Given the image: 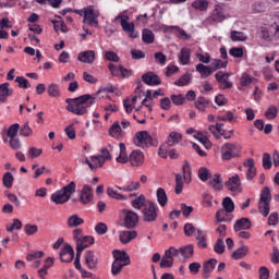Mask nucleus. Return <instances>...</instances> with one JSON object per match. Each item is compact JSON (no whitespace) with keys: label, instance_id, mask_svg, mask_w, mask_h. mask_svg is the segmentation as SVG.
I'll list each match as a JSON object with an SVG mask.
<instances>
[{"label":"nucleus","instance_id":"nucleus-1","mask_svg":"<svg viewBox=\"0 0 279 279\" xmlns=\"http://www.w3.org/2000/svg\"><path fill=\"white\" fill-rule=\"evenodd\" d=\"M68 106L65 109L72 114H77V117H83L88 112V108L95 106V96L90 94H85L76 98L65 99Z\"/></svg>","mask_w":279,"mask_h":279},{"label":"nucleus","instance_id":"nucleus-2","mask_svg":"<svg viewBox=\"0 0 279 279\" xmlns=\"http://www.w3.org/2000/svg\"><path fill=\"white\" fill-rule=\"evenodd\" d=\"M271 210V191L266 186L262 190L258 201V213L264 217H269Z\"/></svg>","mask_w":279,"mask_h":279},{"label":"nucleus","instance_id":"nucleus-3","mask_svg":"<svg viewBox=\"0 0 279 279\" xmlns=\"http://www.w3.org/2000/svg\"><path fill=\"white\" fill-rule=\"evenodd\" d=\"M158 213H160L158 204L153 201H147L142 209V219L146 223H154V221L158 219Z\"/></svg>","mask_w":279,"mask_h":279},{"label":"nucleus","instance_id":"nucleus-4","mask_svg":"<svg viewBox=\"0 0 279 279\" xmlns=\"http://www.w3.org/2000/svg\"><path fill=\"white\" fill-rule=\"evenodd\" d=\"M134 145L142 149H149V147H156V142L151 138V135L147 131H140L133 138Z\"/></svg>","mask_w":279,"mask_h":279},{"label":"nucleus","instance_id":"nucleus-5","mask_svg":"<svg viewBox=\"0 0 279 279\" xmlns=\"http://www.w3.org/2000/svg\"><path fill=\"white\" fill-rule=\"evenodd\" d=\"M243 147L239 144L225 143L221 147L220 154L222 160H232V158H239Z\"/></svg>","mask_w":279,"mask_h":279},{"label":"nucleus","instance_id":"nucleus-6","mask_svg":"<svg viewBox=\"0 0 279 279\" xmlns=\"http://www.w3.org/2000/svg\"><path fill=\"white\" fill-rule=\"evenodd\" d=\"M182 173H183V175H181V174L175 175L174 193L177 195H180V193H182V191L184 189V178H191V166L186 161L182 166Z\"/></svg>","mask_w":279,"mask_h":279},{"label":"nucleus","instance_id":"nucleus-7","mask_svg":"<svg viewBox=\"0 0 279 279\" xmlns=\"http://www.w3.org/2000/svg\"><path fill=\"white\" fill-rule=\"evenodd\" d=\"M116 21H120L123 32L130 34V38H138V33L134 32V23L128 22L130 16L121 14L116 17Z\"/></svg>","mask_w":279,"mask_h":279},{"label":"nucleus","instance_id":"nucleus-8","mask_svg":"<svg viewBox=\"0 0 279 279\" xmlns=\"http://www.w3.org/2000/svg\"><path fill=\"white\" fill-rule=\"evenodd\" d=\"M215 80L218 82L219 88H221V90H228L233 86L232 82L228 81L230 80V73L228 72L218 71L215 74Z\"/></svg>","mask_w":279,"mask_h":279},{"label":"nucleus","instance_id":"nucleus-9","mask_svg":"<svg viewBox=\"0 0 279 279\" xmlns=\"http://www.w3.org/2000/svg\"><path fill=\"white\" fill-rule=\"evenodd\" d=\"M124 214V227L128 228V230H132L138 226V214L129 210V209H123Z\"/></svg>","mask_w":279,"mask_h":279},{"label":"nucleus","instance_id":"nucleus-10","mask_svg":"<svg viewBox=\"0 0 279 279\" xmlns=\"http://www.w3.org/2000/svg\"><path fill=\"white\" fill-rule=\"evenodd\" d=\"M225 186L231 193H242L243 189L241 187V178L239 174H234L229 178V180L225 183Z\"/></svg>","mask_w":279,"mask_h":279},{"label":"nucleus","instance_id":"nucleus-11","mask_svg":"<svg viewBox=\"0 0 279 279\" xmlns=\"http://www.w3.org/2000/svg\"><path fill=\"white\" fill-rule=\"evenodd\" d=\"M226 13L223 12V5L216 4L211 12V15L207 19L208 23H223Z\"/></svg>","mask_w":279,"mask_h":279},{"label":"nucleus","instance_id":"nucleus-12","mask_svg":"<svg viewBox=\"0 0 279 279\" xmlns=\"http://www.w3.org/2000/svg\"><path fill=\"white\" fill-rule=\"evenodd\" d=\"M61 263H73V258H75V251H73V246L71 244H65L59 254Z\"/></svg>","mask_w":279,"mask_h":279},{"label":"nucleus","instance_id":"nucleus-13","mask_svg":"<svg viewBox=\"0 0 279 279\" xmlns=\"http://www.w3.org/2000/svg\"><path fill=\"white\" fill-rule=\"evenodd\" d=\"M93 187L88 184L84 185L81 190L78 202L86 206V204H90V202H93Z\"/></svg>","mask_w":279,"mask_h":279},{"label":"nucleus","instance_id":"nucleus-14","mask_svg":"<svg viewBox=\"0 0 279 279\" xmlns=\"http://www.w3.org/2000/svg\"><path fill=\"white\" fill-rule=\"evenodd\" d=\"M175 254H178V251H175L173 246L165 252V256L160 262L161 269H165V267H173V256H175Z\"/></svg>","mask_w":279,"mask_h":279},{"label":"nucleus","instance_id":"nucleus-15","mask_svg":"<svg viewBox=\"0 0 279 279\" xmlns=\"http://www.w3.org/2000/svg\"><path fill=\"white\" fill-rule=\"evenodd\" d=\"M142 82H144V84H146L147 86H160L161 84L160 77L154 72H147L143 74Z\"/></svg>","mask_w":279,"mask_h":279},{"label":"nucleus","instance_id":"nucleus-16","mask_svg":"<svg viewBox=\"0 0 279 279\" xmlns=\"http://www.w3.org/2000/svg\"><path fill=\"white\" fill-rule=\"evenodd\" d=\"M129 160L132 167H141L145 162V154L141 150H133L130 154Z\"/></svg>","mask_w":279,"mask_h":279},{"label":"nucleus","instance_id":"nucleus-17","mask_svg":"<svg viewBox=\"0 0 279 279\" xmlns=\"http://www.w3.org/2000/svg\"><path fill=\"white\" fill-rule=\"evenodd\" d=\"M96 59V53L94 50H86V51H81L77 54V60L78 62H83L84 64H93Z\"/></svg>","mask_w":279,"mask_h":279},{"label":"nucleus","instance_id":"nucleus-18","mask_svg":"<svg viewBox=\"0 0 279 279\" xmlns=\"http://www.w3.org/2000/svg\"><path fill=\"white\" fill-rule=\"evenodd\" d=\"M252 229V220L250 218H240L235 221L233 226L234 232H241V230H251Z\"/></svg>","mask_w":279,"mask_h":279},{"label":"nucleus","instance_id":"nucleus-19","mask_svg":"<svg viewBox=\"0 0 279 279\" xmlns=\"http://www.w3.org/2000/svg\"><path fill=\"white\" fill-rule=\"evenodd\" d=\"M95 243V238L90 235L83 236L82 240H80L76 244V252H80L81 254L86 250V247H90Z\"/></svg>","mask_w":279,"mask_h":279},{"label":"nucleus","instance_id":"nucleus-20","mask_svg":"<svg viewBox=\"0 0 279 279\" xmlns=\"http://www.w3.org/2000/svg\"><path fill=\"white\" fill-rule=\"evenodd\" d=\"M12 93L14 90L10 88V83H3L0 85V104H5L8 101V97H12Z\"/></svg>","mask_w":279,"mask_h":279},{"label":"nucleus","instance_id":"nucleus-21","mask_svg":"<svg viewBox=\"0 0 279 279\" xmlns=\"http://www.w3.org/2000/svg\"><path fill=\"white\" fill-rule=\"evenodd\" d=\"M136 236H138V232H136V230L122 231L119 234V241L120 243H123V245H128V243H130V241H134Z\"/></svg>","mask_w":279,"mask_h":279},{"label":"nucleus","instance_id":"nucleus-22","mask_svg":"<svg viewBox=\"0 0 279 279\" xmlns=\"http://www.w3.org/2000/svg\"><path fill=\"white\" fill-rule=\"evenodd\" d=\"M215 267H217V259L211 258L209 260H207L204 265H203V278L204 279H208L210 278V274H213V271H215Z\"/></svg>","mask_w":279,"mask_h":279},{"label":"nucleus","instance_id":"nucleus-23","mask_svg":"<svg viewBox=\"0 0 279 279\" xmlns=\"http://www.w3.org/2000/svg\"><path fill=\"white\" fill-rule=\"evenodd\" d=\"M51 202H53V204L60 205V204H66V202H69V196L64 194V192L62 190H59L54 193L51 194L50 196Z\"/></svg>","mask_w":279,"mask_h":279},{"label":"nucleus","instance_id":"nucleus-24","mask_svg":"<svg viewBox=\"0 0 279 279\" xmlns=\"http://www.w3.org/2000/svg\"><path fill=\"white\" fill-rule=\"evenodd\" d=\"M112 255L116 262L123 263V265H130V263H132V260L130 259V255H128L125 251L114 250L112 252Z\"/></svg>","mask_w":279,"mask_h":279},{"label":"nucleus","instance_id":"nucleus-25","mask_svg":"<svg viewBox=\"0 0 279 279\" xmlns=\"http://www.w3.org/2000/svg\"><path fill=\"white\" fill-rule=\"evenodd\" d=\"M175 256H182L183 258H191L195 254V250L193 248V244H189L186 246H182L179 250L175 248Z\"/></svg>","mask_w":279,"mask_h":279},{"label":"nucleus","instance_id":"nucleus-26","mask_svg":"<svg viewBox=\"0 0 279 279\" xmlns=\"http://www.w3.org/2000/svg\"><path fill=\"white\" fill-rule=\"evenodd\" d=\"M84 20L83 23H87V25H97V20L95 16V10L93 8L84 9Z\"/></svg>","mask_w":279,"mask_h":279},{"label":"nucleus","instance_id":"nucleus-27","mask_svg":"<svg viewBox=\"0 0 279 279\" xmlns=\"http://www.w3.org/2000/svg\"><path fill=\"white\" fill-rule=\"evenodd\" d=\"M196 71L199 73L202 80H206V77H210L213 72V68L208 65H204L203 63H198L196 65Z\"/></svg>","mask_w":279,"mask_h":279},{"label":"nucleus","instance_id":"nucleus-28","mask_svg":"<svg viewBox=\"0 0 279 279\" xmlns=\"http://www.w3.org/2000/svg\"><path fill=\"white\" fill-rule=\"evenodd\" d=\"M180 141H182V134H180L178 132H171L168 135L166 145H167V147H173V145H178V143H180Z\"/></svg>","mask_w":279,"mask_h":279},{"label":"nucleus","instance_id":"nucleus-29","mask_svg":"<svg viewBox=\"0 0 279 279\" xmlns=\"http://www.w3.org/2000/svg\"><path fill=\"white\" fill-rule=\"evenodd\" d=\"M196 241L199 250H206L208 247V242L206 240V232L197 229L196 232Z\"/></svg>","mask_w":279,"mask_h":279},{"label":"nucleus","instance_id":"nucleus-30","mask_svg":"<svg viewBox=\"0 0 279 279\" xmlns=\"http://www.w3.org/2000/svg\"><path fill=\"white\" fill-rule=\"evenodd\" d=\"M157 202L161 208H165L167 206V202H169V198L167 197V192H165V189L158 187L156 192Z\"/></svg>","mask_w":279,"mask_h":279},{"label":"nucleus","instance_id":"nucleus-31","mask_svg":"<svg viewBox=\"0 0 279 279\" xmlns=\"http://www.w3.org/2000/svg\"><path fill=\"white\" fill-rule=\"evenodd\" d=\"M147 204V199L145 198V195L141 194L138 197L133 199L131 202V206L135 208V210H143L145 208V205Z\"/></svg>","mask_w":279,"mask_h":279},{"label":"nucleus","instance_id":"nucleus-32","mask_svg":"<svg viewBox=\"0 0 279 279\" xmlns=\"http://www.w3.org/2000/svg\"><path fill=\"white\" fill-rule=\"evenodd\" d=\"M179 62L181 64L186 65L191 62V49L182 48L179 54Z\"/></svg>","mask_w":279,"mask_h":279},{"label":"nucleus","instance_id":"nucleus-33","mask_svg":"<svg viewBox=\"0 0 279 279\" xmlns=\"http://www.w3.org/2000/svg\"><path fill=\"white\" fill-rule=\"evenodd\" d=\"M221 182H222L221 174H215L214 179L209 181V186L214 191H223V184H221Z\"/></svg>","mask_w":279,"mask_h":279},{"label":"nucleus","instance_id":"nucleus-34","mask_svg":"<svg viewBox=\"0 0 279 279\" xmlns=\"http://www.w3.org/2000/svg\"><path fill=\"white\" fill-rule=\"evenodd\" d=\"M119 147H120V154L116 160H117V162H120L121 165H125V162H128L130 160V158L128 157V150H126L125 144L120 143Z\"/></svg>","mask_w":279,"mask_h":279},{"label":"nucleus","instance_id":"nucleus-35","mask_svg":"<svg viewBox=\"0 0 279 279\" xmlns=\"http://www.w3.org/2000/svg\"><path fill=\"white\" fill-rule=\"evenodd\" d=\"M90 160H92V163H89V169L92 171H95V169H100V167H104V165H106L105 159L99 157V155L92 156Z\"/></svg>","mask_w":279,"mask_h":279},{"label":"nucleus","instance_id":"nucleus-36","mask_svg":"<svg viewBox=\"0 0 279 279\" xmlns=\"http://www.w3.org/2000/svg\"><path fill=\"white\" fill-rule=\"evenodd\" d=\"M192 8L194 10H197L198 12H206L208 10V0H194L191 3Z\"/></svg>","mask_w":279,"mask_h":279},{"label":"nucleus","instance_id":"nucleus-37","mask_svg":"<svg viewBox=\"0 0 279 279\" xmlns=\"http://www.w3.org/2000/svg\"><path fill=\"white\" fill-rule=\"evenodd\" d=\"M250 252V247L247 246H241L240 248L235 250L232 253V258L233 260H240L241 258H245V256H247V253Z\"/></svg>","mask_w":279,"mask_h":279},{"label":"nucleus","instance_id":"nucleus-38","mask_svg":"<svg viewBox=\"0 0 279 279\" xmlns=\"http://www.w3.org/2000/svg\"><path fill=\"white\" fill-rule=\"evenodd\" d=\"M136 101H138V95L134 96L131 100L130 98L124 99L123 106L126 114H131L132 110L136 106Z\"/></svg>","mask_w":279,"mask_h":279},{"label":"nucleus","instance_id":"nucleus-39","mask_svg":"<svg viewBox=\"0 0 279 279\" xmlns=\"http://www.w3.org/2000/svg\"><path fill=\"white\" fill-rule=\"evenodd\" d=\"M85 263L88 269H95L97 267V259L95 258V252L88 251L85 255Z\"/></svg>","mask_w":279,"mask_h":279},{"label":"nucleus","instance_id":"nucleus-40","mask_svg":"<svg viewBox=\"0 0 279 279\" xmlns=\"http://www.w3.org/2000/svg\"><path fill=\"white\" fill-rule=\"evenodd\" d=\"M230 38L233 43H245L247 40L245 33L239 31H231Z\"/></svg>","mask_w":279,"mask_h":279},{"label":"nucleus","instance_id":"nucleus-41","mask_svg":"<svg viewBox=\"0 0 279 279\" xmlns=\"http://www.w3.org/2000/svg\"><path fill=\"white\" fill-rule=\"evenodd\" d=\"M142 39L143 43H146V45H154V32H151L149 28H145L142 33Z\"/></svg>","mask_w":279,"mask_h":279},{"label":"nucleus","instance_id":"nucleus-42","mask_svg":"<svg viewBox=\"0 0 279 279\" xmlns=\"http://www.w3.org/2000/svg\"><path fill=\"white\" fill-rule=\"evenodd\" d=\"M47 93L49 97H54L56 99H58V97L62 95V93L60 92V86L56 83H52L48 86Z\"/></svg>","mask_w":279,"mask_h":279},{"label":"nucleus","instance_id":"nucleus-43","mask_svg":"<svg viewBox=\"0 0 279 279\" xmlns=\"http://www.w3.org/2000/svg\"><path fill=\"white\" fill-rule=\"evenodd\" d=\"M217 121H227L228 123H236V117L232 111H227L217 117Z\"/></svg>","mask_w":279,"mask_h":279},{"label":"nucleus","instance_id":"nucleus-44","mask_svg":"<svg viewBox=\"0 0 279 279\" xmlns=\"http://www.w3.org/2000/svg\"><path fill=\"white\" fill-rule=\"evenodd\" d=\"M129 264H123V262H117L116 259L111 266L112 276H119L121 271H123V267H128Z\"/></svg>","mask_w":279,"mask_h":279},{"label":"nucleus","instance_id":"nucleus-45","mask_svg":"<svg viewBox=\"0 0 279 279\" xmlns=\"http://www.w3.org/2000/svg\"><path fill=\"white\" fill-rule=\"evenodd\" d=\"M119 191H123L124 193H132V191H138L141 189V183L131 182L129 185L117 186Z\"/></svg>","mask_w":279,"mask_h":279},{"label":"nucleus","instance_id":"nucleus-46","mask_svg":"<svg viewBox=\"0 0 279 279\" xmlns=\"http://www.w3.org/2000/svg\"><path fill=\"white\" fill-rule=\"evenodd\" d=\"M107 195L112 199H118L119 202H125V199H128V196L120 194L119 192L114 191V189L112 187L107 189Z\"/></svg>","mask_w":279,"mask_h":279},{"label":"nucleus","instance_id":"nucleus-47","mask_svg":"<svg viewBox=\"0 0 279 279\" xmlns=\"http://www.w3.org/2000/svg\"><path fill=\"white\" fill-rule=\"evenodd\" d=\"M109 134L112 138H119L121 136V123L116 121L109 129Z\"/></svg>","mask_w":279,"mask_h":279},{"label":"nucleus","instance_id":"nucleus-48","mask_svg":"<svg viewBox=\"0 0 279 279\" xmlns=\"http://www.w3.org/2000/svg\"><path fill=\"white\" fill-rule=\"evenodd\" d=\"M278 107L276 106H269L267 108V110L265 111V118L268 120V121H271L274 119H276V117H278Z\"/></svg>","mask_w":279,"mask_h":279},{"label":"nucleus","instance_id":"nucleus-49","mask_svg":"<svg viewBox=\"0 0 279 279\" xmlns=\"http://www.w3.org/2000/svg\"><path fill=\"white\" fill-rule=\"evenodd\" d=\"M84 223V220L80 218L77 215H72L68 219V226L69 228H77V226H82Z\"/></svg>","mask_w":279,"mask_h":279},{"label":"nucleus","instance_id":"nucleus-50","mask_svg":"<svg viewBox=\"0 0 279 279\" xmlns=\"http://www.w3.org/2000/svg\"><path fill=\"white\" fill-rule=\"evenodd\" d=\"M222 207H223V210H226V213H234V202L229 196L223 198Z\"/></svg>","mask_w":279,"mask_h":279},{"label":"nucleus","instance_id":"nucleus-51","mask_svg":"<svg viewBox=\"0 0 279 279\" xmlns=\"http://www.w3.org/2000/svg\"><path fill=\"white\" fill-rule=\"evenodd\" d=\"M191 80H193L191 74L185 73L177 82H174V86H189V84H191Z\"/></svg>","mask_w":279,"mask_h":279},{"label":"nucleus","instance_id":"nucleus-52","mask_svg":"<svg viewBox=\"0 0 279 279\" xmlns=\"http://www.w3.org/2000/svg\"><path fill=\"white\" fill-rule=\"evenodd\" d=\"M33 134L34 130L29 128V122H25L22 126H20V136H24L25 138H27Z\"/></svg>","mask_w":279,"mask_h":279},{"label":"nucleus","instance_id":"nucleus-53","mask_svg":"<svg viewBox=\"0 0 279 279\" xmlns=\"http://www.w3.org/2000/svg\"><path fill=\"white\" fill-rule=\"evenodd\" d=\"M77 184L74 181H71L68 185L63 186L61 191L71 199V194L75 193Z\"/></svg>","mask_w":279,"mask_h":279},{"label":"nucleus","instance_id":"nucleus-54","mask_svg":"<svg viewBox=\"0 0 279 279\" xmlns=\"http://www.w3.org/2000/svg\"><path fill=\"white\" fill-rule=\"evenodd\" d=\"M2 182L5 189H12V184H14V175H12V172H5Z\"/></svg>","mask_w":279,"mask_h":279},{"label":"nucleus","instance_id":"nucleus-55","mask_svg":"<svg viewBox=\"0 0 279 279\" xmlns=\"http://www.w3.org/2000/svg\"><path fill=\"white\" fill-rule=\"evenodd\" d=\"M216 219L218 223L232 221V219L228 218V211H226V209H219L216 213Z\"/></svg>","mask_w":279,"mask_h":279},{"label":"nucleus","instance_id":"nucleus-56","mask_svg":"<svg viewBox=\"0 0 279 279\" xmlns=\"http://www.w3.org/2000/svg\"><path fill=\"white\" fill-rule=\"evenodd\" d=\"M226 66H228V61H222L221 59H215L211 62V69L214 73L215 71H219V69H226Z\"/></svg>","mask_w":279,"mask_h":279},{"label":"nucleus","instance_id":"nucleus-57","mask_svg":"<svg viewBox=\"0 0 279 279\" xmlns=\"http://www.w3.org/2000/svg\"><path fill=\"white\" fill-rule=\"evenodd\" d=\"M21 130V124L19 123H14L11 126H9L8 131H7V135L9 138H14L16 137V134H19Z\"/></svg>","mask_w":279,"mask_h":279},{"label":"nucleus","instance_id":"nucleus-58","mask_svg":"<svg viewBox=\"0 0 279 279\" xmlns=\"http://www.w3.org/2000/svg\"><path fill=\"white\" fill-rule=\"evenodd\" d=\"M169 29H175V32L178 33V38H180V40H189V38H191V36L186 34V31H184L180 26H169Z\"/></svg>","mask_w":279,"mask_h":279},{"label":"nucleus","instance_id":"nucleus-59","mask_svg":"<svg viewBox=\"0 0 279 279\" xmlns=\"http://www.w3.org/2000/svg\"><path fill=\"white\" fill-rule=\"evenodd\" d=\"M208 104H210L208 101V99L201 96V97L197 98V100L195 102V108H197V110H199L201 112H204V110L208 106Z\"/></svg>","mask_w":279,"mask_h":279},{"label":"nucleus","instance_id":"nucleus-60","mask_svg":"<svg viewBox=\"0 0 279 279\" xmlns=\"http://www.w3.org/2000/svg\"><path fill=\"white\" fill-rule=\"evenodd\" d=\"M24 232H25L26 236H33V234H36V232H38V226L32 225V223H26L24 226Z\"/></svg>","mask_w":279,"mask_h":279},{"label":"nucleus","instance_id":"nucleus-61","mask_svg":"<svg viewBox=\"0 0 279 279\" xmlns=\"http://www.w3.org/2000/svg\"><path fill=\"white\" fill-rule=\"evenodd\" d=\"M214 252H216V254H223V252H226V244L223 243L222 239H218L216 241Z\"/></svg>","mask_w":279,"mask_h":279},{"label":"nucleus","instance_id":"nucleus-62","mask_svg":"<svg viewBox=\"0 0 279 279\" xmlns=\"http://www.w3.org/2000/svg\"><path fill=\"white\" fill-rule=\"evenodd\" d=\"M272 162H271V155H269V153H264L263 154V168L266 170L271 169L272 167Z\"/></svg>","mask_w":279,"mask_h":279},{"label":"nucleus","instance_id":"nucleus-63","mask_svg":"<svg viewBox=\"0 0 279 279\" xmlns=\"http://www.w3.org/2000/svg\"><path fill=\"white\" fill-rule=\"evenodd\" d=\"M95 232H96V234L104 236V234H106L108 232V226L104 222H98L95 226Z\"/></svg>","mask_w":279,"mask_h":279},{"label":"nucleus","instance_id":"nucleus-64","mask_svg":"<svg viewBox=\"0 0 279 279\" xmlns=\"http://www.w3.org/2000/svg\"><path fill=\"white\" fill-rule=\"evenodd\" d=\"M43 154V149L37 147H31L27 151V157L34 160V158H38Z\"/></svg>","mask_w":279,"mask_h":279}]
</instances>
